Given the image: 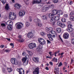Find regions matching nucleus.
Returning a JSON list of instances; mask_svg holds the SVG:
<instances>
[{
    "label": "nucleus",
    "instance_id": "13",
    "mask_svg": "<svg viewBox=\"0 0 74 74\" xmlns=\"http://www.w3.org/2000/svg\"><path fill=\"white\" fill-rule=\"evenodd\" d=\"M26 60H27L25 58H22L21 60L22 62H23V64L24 66H26V64H25L26 63L25 62H26Z\"/></svg>",
    "mask_w": 74,
    "mask_h": 74
},
{
    "label": "nucleus",
    "instance_id": "28",
    "mask_svg": "<svg viewBox=\"0 0 74 74\" xmlns=\"http://www.w3.org/2000/svg\"><path fill=\"white\" fill-rule=\"evenodd\" d=\"M54 16H53V14H50L48 15V17L50 18H53Z\"/></svg>",
    "mask_w": 74,
    "mask_h": 74
},
{
    "label": "nucleus",
    "instance_id": "43",
    "mask_svg": "<svg viewBox=\"0 0 74 74\" xmlns=\"http://www.w3.org/2000/svg\"><path fill=\"white\" fill-rule=\"evenodd\" d=\"M54 71L55 72H56V73H57L59 72V70L56 69H56H54Z\"/></svg>",
    "mask_w": 74,
    "mask_h": 74
},
{
    "label": "nucleus",
    "instance_id": "19",
    "mask_svg": "<svg viewBox=\"0 0 74 74\" xmlns=\"http://www.w3.org/2000/svg\"><path fill=\"white\" fill-rule=\"evenodd\" d=\"M62 32V29L61 28H58L56 29V32H57L58 33H61Z\"/></svg>",
    "mask_w": 74,
    "mask_h": 74
},
{
    "label": "nucleus",
    "instance_id": "35",
    "mask_svg": "<svg viewBox=\"0 0 74 74\" xmlns=\"http://www.w3.org/2000/svg\"><path fill=\"white\" fill-rule=\"evenodd\" d=\"M61 21L62 22H66V18H62L61 19Z\"/></svg>",
    "mask_w": 74,
    "mask_h": 74
},
{
    "label": "nucleus",
    "instance_id": "62",
    "mask_svg": "<svg viewBox=\"0 0 74 74\" xmlns=\"http://www.w3.org/2000/svg\"><path fill=\"white\" fill-rule=\"evenodd\" d=\"M59 37L60 39V40L62 41V42H63V40H62V39L61 38V37H60V35H59Z\"/></svg>",
    "mask_w": 74,
    "mask_h": 74
},
{
    "label": "nucleus",
    "instance_id": "53",
    "mask_svg": "<svg viewBox=\"0 0 74 74\" xmlns=\"http://www.w3.org/2000/svg\"><path fill=\"white\" fill-rule=\"evenodd\" d=\"M2 71L4 73H5L6 71H5V69L3 68Z\"/></svg>",
    "mask_w": 74,
    "mask_h": 74
},
{
    "label": "nucleus",
    "instance_id": "63",
    "mask_svg": "<svg viewBox=\"0 0 74 74\" xmlns=\"http://www.w3.org/2000/svg\"><path fill=\"white\" fill-rule=\"evenodd\" d=\"M6 39L7 40H8V41H11V40H10V38H6Z\"/></svg>",
    "mask_w": 74,
    "mask_h": 74
},
{
    "label": "nucleus",
    "instance_id": "58",
    "mask_svg": "<svg viewBox=\"0 0 74 74\" xmlns=\"http://www.w3.org/2000/svg\"><path fill=\"white\" fill-rule=\"evenodd\" d=\"M64 16L65 18H67V16H68V15L67 14H64Z\"/></svg>",
    "mask_w": 74,
    "mask_h": 74
},
{
    "label": "nucleus",
    "instance_id": "15",
    "mask_svg": "<svg viewBox=\"0 0 74 74\" xmlns=\"http://www.w3.org/2000/svg\"><path fill=\"white\" fill-rule=\"evenodd\" d=\"M47 36L49 38V39L50 41H52L53 40V38H52V36L51 34H47Z\"/></svg>",
    "mask_w": 74,
    "mask_h": 74
},
{
    "label": "nucleus",
    "instance_id": "55",
    "mask_svg": "<svg viewBox=\"0 0 74 74\" xmlns=\"http://www.w3.org/2000/svg\"><path fill=\"white\" fill-rule=\"evenodd\" d=\"M71 42L73 44H74V39H72L71 41Z\"/></svg>",
    "mask_w": 74,
    "mask_h": 74
},
{
    "label": "nucleus",
    "instance_id": "38",
    "mask_svg": "<svg viewBox=\"0 0 74 74\" xmlns=\"http://www.w3.org/2000/svg\"><path fill=\"white\" fill-rule=\"evenodd\" d=\"M33 74H39V72L34 71L33 72Z\"/></svg>",
    "mask_w": 74,
    "mask_h": 74
},
{
    "label": "nucleus",
    "instance_id": "10",
    "mask_svg": "<svg viewBox=\"0 0 74 74\" xmlns=\"http://www.w3.org/2000/svg\"><path fill=\"white\" fill-rule=\"evenodd\" d=\"M27 36L29 38H31L33 37V34L32 32H29L28 33Z\"/></svg>",
    "mask_w": 74,
    "mask_h": 74
},
{
    "label": "nucleus",
    "instance_id": "9",
    "mask_svg": "<svg viewBox=\"0 0 74 74\" xmlns=\"http://www.w3.org/2000/svg\"><path fill=\"white\" fill-rule=\"evenodd\" d=\"M33 60L35 63H38L39 62V59L37 58L34 57L33 58Z\"/></svg>",
    "mask_w": 74,
    "mask_h": 74
},
{
    "label": "nucleus",
    "instance_id": "5",
    "mask_svg": "<svg viewBox=\"0 0 74 74\" xmlns=\"http://www.w3.org/2000/svg\"><path fill=\"white\" fill-rule=\"evenodd\" d=\"M29 47L30 49H33L36 47V44L34 43H31L29 45Z\"/></svg>",
    "mask_w": 74,
    "mask_h": 74
},
{
    "label": "nucleus",
    "instance_id": "25",
    "mask_svg": "<svg viewBox=\"0 0 74 74\" xmlns=\"http://www.w3.org/2000/svg\"><path fill=\"white\" fill-rule=\"evenodd\" d=\"M10 23H13V22H12V21H10V20H9L8 21L7 23H6V24L7 25H10Z\"/></svg>",
    "mask_w": 74,
    "mask_h": 74
},
{
    "label": "nucleus",
    "instance_id": "12",
    "mask_svg": "<svg viewBox=\"0 0 74 74\" xmlns=\"http://www.w3.org/2000/svg\"><path fill=\"white\" fill-rule=\"evenodd\" d=\"M25 11H21L19 12V15L20 16H23L24 15H25Z\"/></svg>",
    "mask_w": 74,
    "mask_h": 74
},
{
    "label": "nucleus",
    "instance_id": "26",
    "mask_svg": "<svg viewBox=\"0 0 74 74\" xmlns=\"http://www.w3.org/2000/svg\"><path fill=\"white\" fill-rule=\"evenodd\" d=\"M69 19L71 21H74V16H71L69 18Z\"/></svg>",
    "mask_w": 74,
    "mask_h": 74
},
{
    "label": "nucleus",
    "instance_id": "61",
    "mask_svg": "<svg viewBox=\"0 0 74 74\" xmlns=\"http://www.w3.org/2000/svg\"><path fill=\"white\" fill-rule=\"evenodd\" d=\"M40 34L42 36H44V34H44V33L43 32H42L40 33Z\"/></svg>",
    "mask_w": 74,
    "mask_h": 74
},
{
    "label": "nucleus",
    "instance_id": "17",
    "mask_svg": "<svg viewBox=\"0 0 74 74\" xmlns=\"http://www.w3.org/2000/svg\"><path fill=\"white\" fill-rule=\"evenodd\" d=\"M7 28L8 29V30H12V26L11 24H10L7 26Z\"/></svg>",
    "mask_w": 74,
    "mask_h": 74
},
{
    "label": "nucleus",
    "instance_id": "7",
    "mask_svg": "<svg viewBox=\"0 0 74 74\" xmlns=\"http://www.w3.org/2000/svg\"><path fill=\"white\" fill-rule=\"evenodd\" d=\"M69 37V34L67 33H64L63 35V37L64 39H68Z\"/></svg>",
    "mask_w": 74,
    "mask_h": 74
},
{
    "label": "nucleus",
    "instance_id": "44",
    "mask_svg": "<svg viewBox=\"0 0 74 74\" xmlns=\"http://www.w3.org/2000/svg\"><path fill=\"white\" fill-rule=\"evenodd\" d=\"M28 53L29 55V56H32V51H28Z\"/></svg>",
    "mask_w": 74,
    "mask_h": 74
},
{
    "label": "nucleus",
    "instance_id": "36",
    "mask_svg": "<svg viewBox=\"0 0 74 74\" xmlns=\"http://www.w3.org/2000/svg\"><path fill=\"white\" fill-rule=\"evenodd\" d=\"M7 70H8V73H11L12 71V69L11 68H8Z\"/></svg>",
    "mask_w": 74,
    "mask_h": 74
},
{
    "label": "nucleus",
    "instance_id": "23",
    "mask_svg": "<svg viewBox=\"0 0 74 74\" xmlns=\"http://www.w3.org/2000/svg\"><path fill=\"white\" fill-rule=\"evenodd\" d=\"M16 59H14V58H12L11 59L10 61H11V63H12L13 64Z\"/></svg>",
    "mask_w": 74,
    "mask_h": 74
},
{
    "label": "nucleus",
    "instance_id": "37",
    "mask_svg": "<svg viewBox=\"0 0 74 74\" xmlns=\"http://www.w3.org/2000/svg\"><path fill=\"white\" fill-rule=\"evenodd\" d=\"M42 45H41V44H40L38 47L40 49H42Z\"/></svg>",
    "mask_w": 74,
    "mask_h": 74
},
{
    "label": "nucleus",
    "instance_id": "22",
    "mask_svg": "<svg viewBox=\"0 0 74 74\" xmlns=\"http://www.w3.org/2000/svg\"><path fill=\"white\" fill-rule=\"evenodd\" d=\"M60 15H58V16H54L55 20H56V21H59L60 19Z\"/></svg>",
    "mask_w": 74,
    "mask_h": 74
},
{
    "label": "nucleus",
    "instance_id": "41",
    "mask_svg": "<svg viewBox=\"0 0 74 74\" xmlns=\"http://www.w3.org/2000/svg\"><path fill=\"white\" fill-rule=\"evenodd\" d=\"M42 1L41 0H36V1L37 2L38 4H40V3H41Z\"/></svg>",
    "mask_w": 74,
    "mask_h": 74
},
{
    "label": "nucleus",
    "instance_id": "8",
    "mask_svg": "<svg viewBox=\"0 0 74 74\" xmlns=\"http://www.w3.org/2000/svg\"><path fill=\"white\" fill-rule=\"evenodd\" d=\"M14 6L15 8H17V9L19 10V9H21V5L19 3H17Z\"/></svg>",
    "mask_w": 74,
    "mask_h": 74
},
{
    "label": "nucleus",
    "instance_id": "33",
    "mask_svg": "<svg viewBox=\"0 0 74 74\" xmlns=\"http://www.w3.org/2000/svg\"><path fill=\"white\" fill-rule=\"evenodd\" d=\"M36 25L39 27H41L42 26V24L41 23H37Z\"/></svg>",
    "mask_w": 74,
    "mask_h": 74
},
{
    "label": "nucleus",
    "instance_id": "4",
    "mask_svg": "<svg viewBox=\"0 0 74 74\" xmlns=\"http://www.w3.org/2000/svg\"><path fill=\"white\" fill-rule=\"evenodd\" d=\"M49 6L48 5L44 6L42 8V12H45V11H47L49 8Z\"/></svg>",
    "mask_w": 74,
    "mask_h": 74
},
{
    "label": "nucleus",
    "instance_id": "45",
    "mask_svg": "<svg viewBox=\"0 0 74 74\" xmlns=\"http://www.w3.org/2000/svg\"><path fill=\"white\" fill-rule=\"evenodd\" d=\"M40 50H41V49L37 47V48L36 49V51L38 52H40Z\"/></svg>",
    "mask_w": 74,
    "mask_h": 74
},
{
    "label": "nucleus",
    "instance_id": "30",
    "mask_svg": "<svg viewBox=\"0 0 74 74\" xmlns=\"http://www.w3.org/2000/svg\"><path fill=\"white\" fill-rule=\"evenodd\" d=\"M42 19H44V20H47V16L43 15L42 16Z\"/></svg>",
    "mask_w": 74,
    "mask_h": 74
},
{
    "label": "nucleus",
    "instance_id": "16",
    "mask_svg": "<svg viewBox=\"0 0 74 74\" xmlns=\"http://www.w3.org/2000/svg\"><path fill=\"white\" fill-rule=\"evenodd\" d=\"M58 10L56 11V10H54L52 12V14L53 15V16H54V15H56V14H57V15H58Z\"/></svg>",
    "mask_w": 74,
    "mask_h": 74
},
{
    "label": "nucleus",
    "instance_id": "3",
    "mask_svg": "<svg viewBox=\"0 0 74 74\" xmlns=\"http://www.w3.org/2000/svg\"><path fill=\"white\" fill-rule=\"evenodd\" d=\"M57 25L61 28H64L66 27V25L64 23H62L61 22H58L57 23Z\"/></svg>",
    "mask_w": 74,
    "mask_h": 74
},
{
    "label": "nucleus",
    "instance_id": "64",
    "mask_svg": "<svg viewBox=\"0 0 74 74\" xmlns=\"http://www.w3.org/2000/svg\"><path fill=\"white\" fill-rule=\"evenodd\" d=\"M70 15H71L72 16H73L74 15V13L73 12H71L70 13Z\"/></svg>",
    "mask_w": 74,
    "mask_h": 74
},
{
    "label": "nucleus",
    "instance_id": "54",
    "mask_svg": "<svg viewBox=\"0 0 74 74\" xmlns=\"http://www.w3.org/2000/svg\"><path fill=\"white\" fill-rule=\"evenodd\" d=\"M50 32L51 34H54V33H55V31H52V30H51Z\"/></svg>",
    "mask_w": 74,
    "mask_h": 74
},
{
    "label": "nucleus",
    "instance_id": "11",
    "mask_svg": "<svg viewBox=\"0 0 74 74\" xmlns=\"http://www.w3.org/2000/svg\"><path fill=\"white\" fill-rule=\"evenodd\" d=\"M50 21L51 22H52V23H55V22H56V20L54 16L51 18L50 19Z\"/></svg>",
    "mask_w": 74,
    "mask_h": 74
},
{
    "label": "nucleus",
    "instance_id": "27",
    "mask_svg": "<svg viewBox=\"0 0 74 74\" xmlns=\"http://www.w3.org/2000/svg\"><path fill=\"white\" fill-rule=\"evenodd\" d=\"M5 8L6 10H8L10 7H9V6H8V4H7L6 6L5 7Z\"/></svg>",
    "mask_w": 74,
    "mask_h": 74
},
{
    "label": "nucleus",
    "instance_id": "59",
    "mask_svg": "<svg viewBox=\"0 0 74 74\" xmlns=\"http://www.w3.org/2000/svg\"><path fill=\"white\" fill-rule=\"evenodd\" d=\"M10 51V50H8V49H6L5 50V52H9Z\"/></svg>",
    "mask_w": 74,
    "mask_h": 74
},
{
    "label": "nucleus",
    "instance_id": "42",
    "mask_svg": "<svg viewBox=\"0 0 74 74\" xmlns=\"http://www.w3.org/2000/svg\"><path fill=\"white\" fill-rule=\"evenodd\" d=\"M25 25H26V26H27V27H28V26H29V25H30V23H28V22H26Z\"/></svg>",
    "mask_w": 74,
    "mask_h": 74
},
{
    "label": "nucleus",
    "instance_id": "49",
    "mask_svg": "<svg viewBox=\"0 0 74 74\" xmlns=\"http://www.w3.org/2000/svg\"><path fill=\"white\" fill-rule=\"evenodd\" d=\"M19 42H23L24 41V40L23 39H22L21 40V39H20L18 40Z\"/></svg>",
    "mask_w": 74,
    "mask_h": 74
},
{
    "label": "nucleus",
    "instance_id": "1",
    "mask_svg": "<svg viewBox=\"0 0 74 74\" xmlns=\"http://www.w3.org/2000/svg\"><path fill=\"white\" fill-rule=\"evenodd\" d=\"M16 18V15L14 13L10 12L9 14V18L11 20H14Z\"/></svg>",
    "mask_w": 74,
    "mask_h": 74
},
{
    "label": "nucleus",
    "instance_id": "6",
    "mask_svg": "<svg viewBox=\"0 0 74 74\" xmlns=\"http://www.w3.org/2000/svg\"><path fill=\"white\" fill-rule=\"evenodd\" d=\"M53 30V28L52 27H46V31L47 33H49L50 32H51L52 30Z\"/></svg>",
    "mask_w": 74,
    "mask_h": 74
},
{
    "label": "nucleus",
    "instance_id": "34",
    "mask_svg": "<svg viewBox=\"0 0 74 74\" xmlns=\"http://www.w3.org/2000/svg\"><path fill=\"white\" fill-rule=\"evenodd\" d=\"M39 67H37L36 68H35V69L34 70V71H38V72H39Z\"/></svg>",
    "mask_w": 74,
    "mask_h": 74
},
{
    "label": "nucleus",
    "instance_id": "29",
    "mask_svg": "<svg viewBox=\"0 0 74 74\" xmlns=\"http://www.w3.org/2000/svg\"><path fill=\"white\" fill-rule=\"evenodd\" d=\"M18 64V61L16 59L15 60V61H14V62L13 63V64H15V65H17Z\"/></svg>",
    "mask_w": 74,
    "mask_h": 74
},
{
    "label": "nucleus",
    "instance_id": "48",
    "mask_svg": "<svg viewBox=\"0 0 74 74\" xmlns=\"http://www.w3.org/2000/svg\"><path fill=\"white\" fill-rule=\"evenodd\" d=\"M1 26L2 27H5V24L4 23H1Z\"/></svg>",
    "mask_w": 74,
    "mask_h": 74
},
{
    "label": "nucleus",
    "instance_id": "20",
    "mask_svg": "<svg viewBox=\"0 0 74 74\" xmlns=\"http://www.w3.org/2000/svg\"><path fill=\"white\" fill-rule=\"evenodd\" d=\"M63 12L62 10H58V15H63Z\"/></svg>",
    "mask_w": 74,
    "mask_h": 74
},
{
    "label": "nucleus",
    "instance_id": "14",
    "mask_svg": "<svg viewBox=\"0 0 74 74\" xmlns=\"http://www.w3.org/2000/svg\"><path fill=\"white\" fill-rule=\"evenodd\" d=\"M68 31L69 33H72L73 31V29L72 28V27L68 28Z\"/></svg>",
    "mask_w": 74,
    "mask_h": 74
},
{
    "label": "nucleus",
    "instance_id": "60",
    "mask_svg": "<svg viewBox=\"0 0 74 74\" xmlns=\"http://www.w3.org/2000/svg\"><path fill=\"white\" fill-rule=\"evenodd\" d=\"M0 48H3L4 47V45H2L1 46H0Z\"/></svg>",
    "mask_w": 74,
    "mask_h": 74
},
{
    "label": "nucleus",
    "instance_id": "51",
    "mask_svg": "<svg viewBox=\"0 0 74 74\" xmlns=\"http://www.w3.org/2000/svg\"><path fill=\"white\" fill-rule=\"evenodd\" d=\"M62 65H63L62 63L61 62H60L59 63V64L58 65V67L61 66H62Z\"/></svg>",
    "mask_w": 74,
    "mask_h": 74
},
{
    "label": "nucleus",
    "instance_id": "57",
    "mask_svg": "<svg viewBox=\"0 0 74 74\" xmlns=\"http://www.w3.org/2000/svg\"><path fill=\"white\" fill-rule=\"evenodd\" d=\"M10 45L11 46H13V47H12V48H14V44L13 43H10Z\"/></svg>",
    "mask_w": 74,
    "mask_h": 74
},
{
    "label": "nucleus",
    "instance_id": "50",
    "mask_svg": "<svg viewBox=\"0 0 74 74\" xmlns=\"http://www.w3.org/2000/svg\"><path fill=\"white\" fill-rule=\"evenodd\" d=\"M68 4L70 5H71L72 4H73V2L71 1H69L68 2Z\"/></svg>",
    "mask_w": 74,
    "mask_h": 74
},
{
    "label": "nucleus",
    "instance_id": "18",
    "mask_svg": "<svg viewBox=\"0 0 74 74\" xmlns=\"http://www.w3.org/2000/svg\"><path fill=\"white\" fill-rule=\"evenodd\" d=\"M21 70H23V74H24V73L25 72V71H24V70L22 69H16L17 71H18L19 72V73H20V72L21 73Z\"/></svg>",
    "mask_w": 74,
    "mask_h": 74
},
{
    "label": "nucleus",
    "instance_id": "40",
    "mask_svg": "<svg viewBox=\"0 0 74 74\" xmlns=\"http://www.w3.org/2000/svg\"><path fill=\"white\" fill-rule=\"evenodd\" d=\"M38 4L37 1L33 0L32 1V4Z\"/></svg>",
    "mask_w": 74,
    "mask_h": 74
},
{
    "label": "nucleus",
    "instance_id": "32",
    "mask_svg": "<svg viewBox=\"0 0 74 74\" xmlns=\"http://www.w3.org/2000/svg\"><path fill=\"white\" fill-rule=\"evenodd\" d=\"M52 61L53 62H57L58 61V59L56 58L55 57H54Z\"/></svg>",
    "mask_w": 74,
    "mask_h": 74
},
{
    "label": "nucleus",
    "instance_id": "52",
    "mask_svg": "<svg viewBox=\"0 0 74 74\" xmlns=\"http://www.w3.org/2000/svg\"><path fill=\"white\" fill-rule=\"evenodd\" d=\"M22 55L23 56H25V55H26V53L25 52H23L22 53Z\"/></svg>",
    "mask_w": 74,
    "mask_h": 74
},
{
    "label": "nucleus",
    "instance_id": "31",
    "mask_svg": "<svg viewBox=\"0 0 74 74\" xmlns=\"http://www.w3.org/2000/svg\"><path fill=\"white\" fill-rule=\"evenodd\" d=\"M36 20L37 21H36V20H34V22H37V23H40V22H41V21L38 18L36 19Z\"/></svg>",
    "mask_w": 74,
    "mask_h": 74
},
{
    "label": "nucleus",
    "instance_id": "21",
    "mask_svg": "<svg viewBox=\"0 0 74 74\" xmlns=\"http://www.w3.org/2000/svg\"><path fill=\"white\" fill-rule=\"evenodd\" d=\"M67 24L68 25V27H72V25H71V22L68 21L67 22Z\"/></svg>",
    "mask_w": 74,
    "mask_h": 74
},
{
    "label": "nucleus",
    "instance_id": "46",
    "mask_svg": "<svg viewBox=\"0 0 74 74\" xmlns=\"http://www.w3.org/2000/svg\"><path fill=\"white\" fill-rule=\"evenodd\" d=\"M53 1L54 3H57L58 2V0H53Z\"/></svg>",
    "mask_w": 74,
    "mask_h": 74
},
{
    "label": "nucleus",
    "instance_id": "2",
    "mask_svg": "<svg viewBox=\"0 0 74 74\" xmlns=\"http://www.w3.org/2000/svg\"><path fill=\"white\" fill-rule=\"evenodd\" d=\"M38 41L39 43L41 44V45H44L46 43V42L45 41L44 39L41 38H38Z\"/></svg>",
    "mask_w": 74,
    "mask_h": 74
},
{
    "label": "nucleus",
    "instance_id": "56",
    "mask_svg": "<svg viewBox=\"0 0 74 74\" xmlns=\"http://www.w3.org/2000/svg\"><path fill=\"white\" fill-rule=\"evenodd\" d=\"M18 38L20 39V40H21V39H22V36L20 35L18 36Z\"/></svg>",
    "mask_w": 74,
    "mask_h": 74
},
{
    "label": "nucleus",
    "instance_id": "39",
    "mask_svg": "<svg viewBox=\"0 0 74 74\" xmlns=\"http://www.w3.org/2000/svg\"><path fill=\"white\" fill-rule=\"evenodd\" d=\"M1 1L3 4H5L6 3V0H1Z\"/></svg>",
    "mask_w": 74,
    "mask_h": 74
},
{
    "label": "nucleus",
    "instance_id": "47",
    "mask_svg": "<svg viewBox=\"0 0 74 74\" xmlns=\"http://www.w3.org/2000/svg\"><path fill=\"white\" fill-rule=\"evenodd\" d=\"M25 58L27 60V59H28V58H29V55H27L25 56Z\"/></svg>",
    "mask_w": 74,
    "mask_h": 74
},
{
    "label": "nucleus",
    "instance_id": "24",
    "mask_svg": "<svg viewBox=\"0 0 74 74\" xmlns=\"http://www.w3.org/2000/svg\"><path fill=\"white\" fill-rule=\"evenodd\" d=\"M17 27L18 29H20L22 28V25L21 24H18L17 25Z\"/></svg>",
    "mask_w": 74,
    "mask_h": 74
}]
</instances>
